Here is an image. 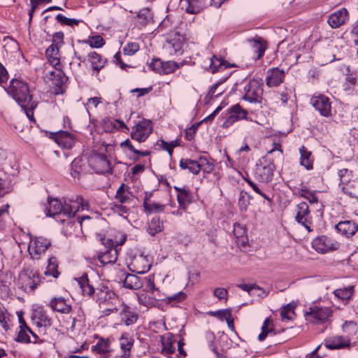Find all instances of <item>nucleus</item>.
I'll return each mask as SVG.
<instances>
[{
	"label": "nucleus",
	"mask_w": 358,
	"mask_h": 358,
	"mask_svg": "<svg viewBox=\"0 0 358 358\" xmlns=\"http://www.w3.org/2000/svg\"><path fill=\"white\" fill-rule=\"evenodd\" d=\"M50 245L51 241L49 239L43 236H34L31 238L29 253L33 259H39Z\"/></svg>",
	"instance_id": "nucleus-7"
},
{
	"label": "nucleus",
	"mask_w": 358,
	"mask_h": 358,
	"mask_svg": "<svg viewBox=\"0 0 358 358\" xmlns=\"http://www.w3.org/2000/svg\"><path fill=\"white\" fill-rule=\"evenodd\" d=\"M52 138L59 146L70 149L75 143V134L68 131L59 130L55 133H50Z\"/></svg>",
	"instance_id": "nucleus-10"
},
{
	"label": "nucleus",
	"mask_w": 358,
	"mask_h": 358,
	"mask_svg": "<svg viewBox=\"0 0 358 358\" xmlns=\"http://www.w3.org/2000/svg\"><path fill=\"white\" fill-rule=\"evenodd\" d=\"M134 345V339L129 333H123L120 338V345L122 350L124 352L122 357H129L130 355V350Z\"/></svg>",
	"instance_id": "nucleus-29"
},
{
	"label": "nucleus",
	"mask_w": 358,
	"mask_h": 358,
	"mask_svg": "<svg viewBox=\"0 0 358 358\" xmlns=\"http://www.w3.org/2000/svg\"><path fill=\"white\" fill-rule=\"evenodd\" d=\"M56 20L62 24L68 25L73 27L77 25L80 22V20L73 18H69L64 16L62 14H58L55 17Z\"/></svg>",
	"instance_id": "nucleus-50"
},
{
	"label": "nucleus",
	"mask_w": 358,
	"mask_h": 358,
	"mask_svg": "<svg viewBox=\"0 0 358 358\" xmlns=\"http://www.w3.org/2000/svg\"><path fill=\"white\" fill-rule=\"evenodd\" d=\"M179 166L182 169H188L190 173L194 175H197L200 172L199 161L191 159H181Z\"/></svg>",
	"instance_id": "nucleus-31"
},
{
	"label": "nucleus",
	"mask_w": 358,
	"mask_h": 358,
	"mask_svg": "<svg viewBox=\"0 0 358 358\" xmlns=\"http://www.w3.org/2000/svg\"><path fill=\"white\" fill-rule=\"evenodd\" d=\"M297 213L295 219L297 222L304 226L309 231H311L309 224V208L306 202H301L296 206Z\"/></svg>",
	"instance_id": "nucleus-18"
},
{
	"label": "nucleus",
	"mask_w": 358,
	"mask_h": 358,
	"mask_svg": "<svg viewBox=\"0 0 358 358\" xmlns=\"http://www.w3.org/2000/svg\"><path fill=\"white\" fill-rule=\"evenodd\" d=\"M89 44L92 48H99L103 45L104 41L100 35H96L89 39Z\"/></svg>",
	"instance_id": "nucleus-55"
},
{
	"label": "nucleus",
	"mask_w": 358,
	"mask_h": 358,
	"mask_svg": "<svg viewBox=\"0 0 358 358\" xmlns=\"http://www.w3.org/2000/svg\"><path fill=\"white\" fill-rule=\"evenodd\" d=\"M149 66L153 71L162 74V69L163 67L162 60L159 58L153 59Z\"/></svg>",
	"instance_id": "nucleus-58"
},
{
	"label": "nucleus",
	"mask_w": 358,
	"mask_h": 358,
	"mask_svg": "<svg viewBox=\"0 0 358 358\" xmlns=\"http://www.w3.org/2000/svg\"><path fill=\"white\" fill-rule=\"evenodd\" d=\"M310 103L322 116L328 117L331 115V107L328 97L324 95L313 96Z\"/></svg>",
	"instance_id": "nucleus-13"
},
{
	"label": "nucleus",
	"mask_w": 358,
	"mask_h": 358,
	"mask_svg": "<svg viewBox=\"0 0 358 358\" xmlns=\"http://www.w3.org/2000/svg\"><path fill=\"white\" fill-rule=\"evenodd\" d=\"M252 41L254 51L257 53L256 59H259L264 55L266 48L259 40H253Z\"/></svg>",
	"instance_id": "nucleus-57"
},
{
	"label": "nucleus",
	"mask_w": 358,
	"mask_h": 358,
	"mask_svg": "<svg viewBox=\"0 0 358 358\" xmlns=\"http://www.w3.org/2000/svg\"><path fill=\"white\" fill-rule=\"evenodd\" d=\"M63 200V215L69 218L75 217L80 209L83 210L89 208L88 202L85 201L80 195L64 197Z\"/></svg>",
	"instance_id": "nucleus-4"
},
{
	"label": "nucleus",
	"mask_w": 358,
	"mask_h": 358,
	"mask_svg": "<svg viewBox=\"0 0 358 358\" xmlns=\"http://www.w3.org/2000/svg\"><path fill=\"white\" fill-rule=\"evenodd\" d=\"M48 208H45L46 216L53 217L56 215L63 214L64 201L62 202L58 199L48 196Z\"/></svg>",
	"instance_id": "nucleus-21"
},
{
	"label": "nucleus",
	"mask_w": 358,
	"mask_h": 358,
	"mask_svg": "<svg viewBox=\"0 0 358 358\" xmlns=\"http://www.w3.org/2000/svg\"><path fill=\"white\" fill-rule=\"evenodd\" d=\"M175 341L172 336L162 337V352L166 356H170L173 354L176 350L173 345Z\"/></svg>",
	"instance_id": "nucleus-33"
},
{
	"label": "nucleus",
	"mask_w": 358,
	"mask_h": 358,
	"mask_svg": "<svg viewBox=\"0 0 358 358\" xmlns=\"http://www.w3.org/2000/svg\"><path fill=\"white\" fill-rule=\"evenodd\" d=\"M233 233L237 239V241L242 245H245L248 242V236L245 228L239 223H235L234 225Z\"/></svg>",
	"instance_id": "nucleus-32"
},
{
	"label": "nucleus",
	"mask_w": 358,
	"mask_h": 358,
	"mask_svg": "<svg viewBox=\"0 0 358 358\" xmlns=\"http://www.w3.org/2000/svg\"><path fill=\"white\" fill-rule=\"evenodd\" d=\"M199 164L200 171L202 170L203 172L210 173L213 171L214 165L210 162L206 157H200L199 159Z\"/></svg>",
	"instance_id": "nucleus-49"
},
{
	"label": "nucleus",
	"mask_w": 358,
	"mask_h": 358,
	"mask_svg": "<svg viewBox=\"0 0 358 358\" xmlns=\"http://www.w3.org/2000/svg\"><path fill=\"white\" fill-rule=\"evenodd\" d=\"M138 17L141 20V23L146 24L152 18V14L149 8H143L141 10L138 14Z\"/></svg>",
	"instance_id": "nucleus-51"
},
{
	"label": "nucleus",
	"mask_w": 358,
	"mask_h": 358,
	"mask_svg": "<svg viewBox=\"0 0 358 358\" xmlns=\"http://www.w3.org/2000/svg\"><path fill=\"white\" fill-rule=\"evenodd\" d=\"M92 350L98 354L108 353L110 351L109 341L101 338L95 345L92 347Z\"/></svg>",
	"instance_id": "nucleus-40"
},
{
	"label": "nucleus",
	"mask_w": 358,
	"mask_h": 358,
	"mask_svg": "<svg viewBox=\"0 0 358 358\" xmlns=\"http://www.w3.org/2000/svg\"><path fill=\"white\" fill-rule=\"evenodd\" d=\"M177 199L180 207L185 210L187 209V206L192 202L193 197L189 190L186 188L185 189H182L180 194H177Z\"/></svg>",
	"instance_id": "nucleus-34"
},
{
	"label": "nucleus",
	"mask_w": 358,
	"mask_h": 358,
	"mask_svg": "<svg viewBox=\"0 0 358 358\" xmlns=\"http://www.w3.org/2000/svg\"><path fill=\"white\" fill-rule=\"evenodd\" d=\"M18 282L20 288L25 292H33L41 284V277L37 271L26 268L20 273Z\"/></svg>",
	"instance_id": "nucleus-2"
},
{
	"label": "nucleus",
	"mask_w": 358,
	"mask_h": 358,
	"mask_svg": "<svg viewBox=\"0 0 358 358\" xmlns=\"http://www.w3.org/2000/svg\"><path fill=\"white\" fill-rule=\"evenodd\" d=\"M296 307L295 302H292L283 306L280 311L282 320H292L295 317L294 309Z\"/></svg>",
	"instance_id": "nucleus-35"
},
{
	"label": "nucleus",
	"mask_w": 358,
	"mask_h": 358,
	"mask_svg": "<svg viewBox=\"0 0 358 358\" xmlns=\"http://www.w3.org/2000/svg\"><path fill=\"white\" fill-rule=\"evenodd\" d=\"M268 334V317L264 320V324L262 327V333L258 336L259 341H264Z\"/></svg>",
	"instance_id": "nucleus-61"
},
{
	"label": "nucleus",
	"mask_w": 358,
	"mask_h": 358,
	"mask_svg": "<svg viewBox=\"0 0 358 358\" xmlns=\"http://www.w3.org/2000/svg\"><path fill=\"white\" fill-rule=\"evenodd\" d=\"M49 306L52 310L63 314H68L72 310L71 306L68 304L64 298L62 296L52 298L49 303Z\"/></svg>",
	"instance_id": "nucleus-20"
},
{
	"label": "nucleus",
	"mask_w": 358,
	"mask_h": 358,
	"mask_svg": "<svg viewBox=\"0 0 358 358\" xmlns=\"http://www.w3.org/2000/svg\"><path fill=\"white\" fill-rule=\"evenodd\" d=\"M143 285V279L134 274L127 273L123 281V286L130 289H138Z\"/></svg>",
	"instance_id": "nucleus-27"
},
{
	"label": "nucleus",
	"mask_w": 358,
	"mask_h": 358,
	"mask_svg": "<svg viewBox=\"0 0 358 358\" xmlns=\"http://www.w3.org/2000/svg\"><path fill=\"white\" fill-rule=\"evenodd\" d=\"M231 311V308H226V309H222L218 310L216 311H209L208 315L210 316L217 317L221 321H223L226 317L227 315H229V313Z\"/></svg>",
	"instance_id": "nucleus-54"
},
{
	"label": "nucleus",
	"mask_w": 358,
	"mask_h": 358,
	"mask_svg": "<svg viewBox=\"0 0 358 358\" xmlns=\"http://www.w3.org/2000/svg\"><path fill=\"white\" fill-rule=\"evenodd\" d=\"M152 129L151 120L143 119L133 127L130 136L131 139L138 143L145 142L152 134Z\"/></svg>",
	"instance_id": "nucleus-6"
},
{
	"label": "nucleus",
	"mask_w": 358,
	"mask_h": 358,
	"mask_svg": "<svg viewBox=\"0 0 358 358\" xmlns=\"http://www.w3.org/2000/svg\"><path fill=\"white\" fill-rule=\"evenodd\" d=\"M187 297V295L183 292H179L170 296H166L162 300L166 304H171L172 306H176L177 303L182 302Z\"/></svg>",
	"instance_id": "nucleus-41"
},
{
	"label": "nucleus",
	"mask_w": 358,
	"mask_h": 358,
	"mask_svg": "<svg viewBox=\"0 0 358 358\" xmlns=\"http://www.w3.org/2000/svg\"><path fill=\"white\" fill-rule=\"evenodd\" d=\"M313 248L318 252L325 253L329 250H336L338 243L326 236H321L315 238L312 242Z\"/></svg>",
	"instance_id": "nucleus-11"
},
{
	"label": "nucleus",
	"mask_w": 358,
	"mask_h": 358,
	"mask_svg": "<svg viewBox=\"0 0 358 358\" xmlns=\"http://www.w3.org/2000/svg\"><path fill=\"white\" fill-rule=\"evenodd\" d=\"M59 46L56 44L50 45L45 51V55L48 58L50 63L54 64L55 66L58 65L59 64V59L57 57L59 53Z\"/></svg>",
	"instance_id": "nucleus-39"
},
{
	"label": "nucleus",
	"mask_w": 358,
	"mask_h": 358,
	"mask_svg": "<svg viewBox=\"0 0 358 358\" xmlns=\"http://www.w3.org/2000/svg\"><path fill=\"white\" fill-rule=\"evenodd\" d=\"M95 293L97 297L96 301L100 304L108 303V301L113 300L117 301V296L112 290L109 289L108 287L104 285H101L99 287L95 288Z\"/></svg>",
	"instance_id": "nucleus-16"
},
{
	"label": "nucleus",
	"mask_w": 358,
	"mask_h": 358,
	"mask_svg": "<svg viewBox=\"0 0 358 358\" xmlns=\"http://www.w3.org/2000/svg\"><path fill=\"white\" fill-rule=\"evenodd\" d=\"M63 200V215L69 218L75 217L80 209L83 210L89 208L88 202L85 201L80 195L64 197Z\"/></svg>",
	"instance_id": "nucleus-3"
},
{
	"label": "nucleus",
	"mask_w": 358,
	"mask_h": 358,
	"mask_svg": "<svg viewBox=\"0 0 358 358\" xmlns=\"http://www.w3.org/2000/svg\"><path fill=\"white\" fill-rule=\"evenodd\" d=\"M343 331L344 332V336H348L351 341V338L357 334V324L353 321L345 322L342 326Z\"/></svg>",
	"instance_id": "nucleus-42"
},
{
	"label": "nucleus",
	"mask_w": 358,
	"mask_h": 358,
	"mask_svg": "<svg viewBox=\"0 0 358 358\" xmlns=\"http://www.w3.org/2000/svg\"><path fill=\"white\" fill-rule=\"evenodd\" d=\"M5 90L22 108L27 107L32 101L28 84L22 80L13 78Z\"/></svg>",
	"instance_id": "nucleus-1"
},
{
	"label": "nucleus",
	"mask_w": 358,
	"mask_h": 358,
	"mask_svg": "<svg viewBox=\"0 0 358 358\" xmlns=\"http://www.w3.org/2000/svg\"><path fill=\"white\" fill-rule=\"evenodd\" d=\"M38 103L34 101H31L29 104H27V106L22 108L27 117L31 120V121H35L34 117V110L36 108Z\"/></svg>",
	"instance_id": "nucleus-53"
},
{
	"label": "nucleus",
	"mask_w": 358,
	"mask_h": 358,
	"mask_svg": "<svg viewBox=\"0 0 358 358\" xmlns=\"http://www.w3.org/2000/svg\"><path fill=\"white\" fill-rule=\"evenodd\" d=\"M236 66L234 64H230L222 58L213 56L210 59V70L213 73L222 69H226L229 67Z\"/></svg>",
	"instance_id": "nucleus-30"
},
{
	"label": "nucleus",
	"mask_w": 358,
	"mask_h": 358,
	"mask_svg": "<svg viewBox=\"0 0 358 358\" xmlns=\"http://www.w3.org/2000/svg\"><path fill=\"white\" fill-rule=\"evenodd\" d=\"M299 152L301 154V164L304 166L307 169H312V162L310 159L311 155L310 152L308 151L307 149L303 145H302L299 148Z\"/></svg>",
	"instance_id": "nucleus-43"
},
{
	"label": "nucleus",
	"mask_w": 358,
	"mask_h": 358,
	"mask_svg": "<svg viewBox=\"0 0 358 358\" xmlns=\"http://www.w3.org/2000/svg\"><path fill=\"white\" fill-rule=\"evenodd\" d=\"M187 2L186 12L190 14H197L211 6L212 0H187Z\"/></svg>",
	"instance_id": "nucleus-23"
},
{
	"label": "nucleus",
	"mask_w": 358,
	"mask_h": 358,
	"mask_svg": "<svg viewBox=\"0 0 358 358\" xmlns=\"http://www.w3.org/2000/svg\"><path fill=\"white\" fill-rule=\"evenodd\" d=\"M9 208L10 205L8 203L0 208V230L6 227V220L9 217Z\"/></svg>",
	"instance_id": "nucleus-48"
},
{
	"label": "nucleus",
	"mask_w": 358,
	"mask_h": 358,
	"mask_svg": "<svg viewBox=\"0 0 358 358\" xmlns=\"http://www.w3.org/2000/svg\"><path fill=\"white\" fill-rule=\"evenodd\" d=\"M331 314L332 310L328 307L313 306L306 312V320L314 324H325Z\"/></svg>",
	"instance_id": "nucleus-5"
},
{
	"label": "nucleus",
	"mask_w": 358,
	"mask_h": 358,
	"mask_svg": "<svg viewBox=\"0 0 358 358\" xmlns=\"http://www.w3.org/2000/svg\"><path fill=\"white\" fill-rule=\"evenodd\" d=\"M285 76L283 70L278 68H273L270 71V87L271 85H278L282 83Z\"/></svg>",
	"instance_id": "nucleus-38"
},
{
	"label": "nucleus",
	"mask_w": 358,
	"mask_h": 358,
	"mask_svg": "<svg viewBox=\"0 0 358 358\" xmlns=\"http://www.w3.org/2000/svg\"><path fill=\"white\" fill-rule=\"evenodd\" d=\"M182 63H177L172 61L163 62L162 74H169L173 73L177 69L180 68Z\"/></svg>",
	"instance_id": "nucleus-45"
},
{
	"label": "nucleus",
	"mask_w": 358,
	"mask_h": 358,
	"mask_svg": "<svg viewBox=\"0 0 358 358\" xmlns=\"http://www.w3.org/2000/svg\"><path fill=\"white\" fill-rule=\"evenodd\" d=\"M334 294L338 299L347 302L352 295V287L336 289Z\"/></svg>",
	"instance_id": "nucleus-46"
},
{
	"label": "nucleus",
	"mask_w": 358,
	"mask_h": 358,
	"mask_svg": "<svg viewBox=\"0 0 358 358\" xmlns=\"http://www.w3.org/2000/svg\"><path fill=\"white\" fill-rule=\"evenodd\" d=\"M27 332L28 331H25L24 330H20L17 334V337L16 338L15 341L17 342H20V343H31V339L27 334Z\"/></svg>",
	"instance_id": "nucleus-63"
},
{
	"label": "nucleus",
	"mask_w": 358,
	"mask_h": 358,
	"mask_svg": "<svg viewBox=\"0 0 358 358\" xmlns=\"http://www.w3.org/2000/svg\"><path fill=\"white\" fill-rule=\"evenodd\" d=\"M325 346L329 350L343 349L350 346V339L348 336H334L325 341Z\"/></svg>",
	"instance_id": "nucleus-17"
},
{
	"label": "nucleus",
	"mask_w": 358,
	"mask_h": 358,
	"mask_svg": "<svg viewBox=\"0 0 358 358\" xmlns=\"http://www.w3.org/2000/svg\"><path fill=\"white\" fill-rule=\"evenodd\" d=\"M243 99L250 103L259 101L263 94L262 85L257 80H250L244 87Z\"/></svg>",
	"instance_id": "nucleus-8"
},
{
	"label": "nucleus",
	"mask_w": 358,
	"mask_h": 358,
	"mask_svg": "<svg viewBox=\"0 0 358 358\" xmlns=\"http://www.w3.org/2000/svg\"><path fill=\"white\" fill-rule=\"evenodd\" d=\"M184 43L185 38L183 36L175 34L174 36L168 41L165 48L171 56H180L183 52L182 47Z\"/></svg>",
	"instance_id": "nucleus-14"
},
{
	"label": "nucleus",
	"mask_w": 358,
	"mask_h": 358,
	"mask_svg": "<svg viewBox=\"0 0 358 358\" xmlns=\"http://www.w3.org/2000/svg\"><path fill=\"white\" fill-rule=\"evenodd\" d=\"M139 50V45L137 43H128L123 48V52L127 55H132Z\"/></svg>",
	"instance_id": "nucleus-56"
},
{
	"label": "nucleus",
	"mask_w": 358,
	"mask_h": 358,
	"mask_svg": "<svg viewBox=\"0 0 358 358\" xmlns=\"http://www.w3.org/2000/svg\"><path fill=\"white\" fill-rule=\"evenodd\" d=\"M348 18V10L341 8L329 16L328 23L332 28H338L345 23Z\"/></svg>",
	"instance_id": "nucleus-22"
},
{
	"label": "nucleus",
	"mask_w": 358,
	"mask_h": 358,
	"mask_svg": "<svg viewBox=\"0 0 358 358\" xmlns=\"http://www.w3.org/2000/svg\"><path fill=\"white\" fill-rule=\"evenodd\" d=\"M80 289H82L83 294L89 296H92L95 294V288L93 285L90 282L88 275L86 273L76 278Z\"/></svg>",
	"instance_id": "nucleus-25"
},
{
	"label": "nucleus",
	"mask_w": 358,
	"mask_h": 358,
	"mask_svg": "<svg viewBox=\"0 0 358 358\" xmlns=\"http://www.w3.org/2000/svg\"><path fill=\"white\" fill-rule=\"evenodd\" d=\"M138 301L140 304L145 307H152L155 304V299L148 296L146 293L138 294Z\"/></svg>",
	"instance_id": "nucleus-47"
},
{
	"label": "nucleus",
	"mask_w": 358,
	"mask_h": 358,
	"mask_svg": "<svg viewBox=\"0 0 358 358\" xmlns=\"http://www.w3.org/2000/svg\"><path fill=\"white\" fill-rule=\"evenodd\" d=\"M229 77V75L227 76L224 79L221 80L220 81L217 82L215 85H213L211 87V88L209 90L207 95L206 96V99H208V100H210V99H213L214 97H217V96L222 95L224 93V90H220L217 92V88L220 86V85L222 84V83H224Z\"/></svg>",
	"instance_id": "nucleus-44"
},
{
	"label": "nucleus",
	"mask_w": 358,
	"mask_h": 358,
	"mask_svg": "<svg viewBox=\"0 0 358 358\" xmlns=\"http://www.w3.org/2000/svg\"><path fill=\"white\" fill-rule=\"evenodd\" d=\"M33 320L38 327H49L52 324V320L47 311L41 308L35 310Z\"/></svg>",
	"instance_id": "nucleus-19"
},
{
	"label": "nucleus",
	"mask_w": 358,
	"mask_h": 358,
	"mask_svg": "<svg viewBox=\"0 0 358 358\" xmlns=\"http://www.w3.org/2000/svg\"><path fill=\"white\" fill-rule=\"evenodd\" d=\"M173 238L176 240L178 243L184 244L187 245L189 243V238L187 235L185 233H176Z\"/></svg>",
	"instance_id": "nucleus-64"
},
{
	"label": "nucleus",
	"mask_w": 358,
	"mask_h": 358,
	"mask_svg": "<svg viewBox=\"0 0 358 358\" xmlns=\"http://www.w3.org/2000/svg\"><path fill=\"white\" fill-rule=\"evenodd\" d=\"M248 112L242 108L239 104L231 106L228 110V116L223 123V127H229L234 122L247 118Z\"/></svg>",
	"instance_id": "nucleus-12"
},
{
	"label": "nucleus",
	"mask_w": 358,
	"mask_h": 358,
	"mask_svg": "<svg viewBox=\"0 0 358 358\" xmlns=\"http://www.w3.org/2000/svg\"><path fill=\"white\" fill-rule=\"evenodd\" d=\"M213 295L219 300H224L227 301L228 297V291L227 289L217 287L215 289Z\"/></svg>",
	"instance_id": "nucleus-59"
},
{
	"label": "nucleus",
	"mask_w": 358,
	"mask_h": 358,
	"mask_svg": "<svg viewBox=\"0 0 358 358\" xmlns=\"http://www.w3.org/2000/svg\"><path fill=\"white\" fill-rule=\"evenodd\" d=\"M102 243L108 248L103 255L99 257V260L102 264L114 263L117 259V250L114 247L116 245L112 239L106 240L105 238H101Z\"/></svg>",
	"instance_id": "nucleus-15"
},
{
	"label": "nucleus",
	"mask_w": 358,
	"mask_h": 358,
	"mask_svg": "<svg viewBox=\"0 0 358 358\" xmlns=\"http://www.w3.org/2000/svg\"><path fill=\"white\" fill-rule=\"evenodd\" d=\"M164 229L163 223L160 221L159 217H154L149 222L147 231L154 236L155 234L161 232Z\"/></svg>",
	"instance_id": "nucleus-36"
},
{
	"label": "nucleus",
	"mask_w": 358,
	"mask_h": 358,
	"mask_svg": "<svg viewBox=\"0 0 358 358\" xmlns=\"http://www.w3.org/2000/svg\"><path fill=\"white\" fill-rule=\"evenodd\" d=\"M166 205H162L157 203H152L148 206V208H144V210L148 213H157L163 212L165 209Z\"/></svg>",
	"instance_id": "nucleus-52"
},
{
	"label": "nucleus",
	"mask_w": 358,
	"mask_h": 358,
	"mask_svg": "<svg viewBox=\"0 0 358 358\" xmlns=\"http://www.w3.org/2000/svg\"><path fill=\"white\" fill-rule=\"evenodd\" d=\"M88 60L91 63L92 68L94 71L99 73V71L104 67L106 59L103 58L101 55L94 51H92L87 55Z\"/></svg>",
	"instance_id": "nucleus-26"
},
{
	"label": "nucleus",
	"mask_w": 358,
	"mask_h": 358,
	"mask_svg": "<svg viewBox=\"0 0 358 358\" xmlns=\"http://www.w3.org/2000/svg\"><path fill=\"white\" fill-rule=\"evenodd\" d=\"M90 166L97 173H108L112 171L110 162L103 154H96L92 156L90 161Z\"/></svg>",
	"instance_id": "nucleus-9"
},
{
	"label": "nucleus",
	"mask_w": 358,
	"mask_h": 358,
	"mask_svg": "<svg viewBox=\"0 0 358 358\" xmlns=\"http://www.w3.org/2000/svg\"><path fill=\"white\" fill-rule=\"evenodd\" d=\"M105 124H106V127H108V124H110L113 128H115V129H123V128H126L128 129V128L127 127L126 124L124 123V122L121 121V120H107V121L105 122Z\"/></svg>",
	"instance_id": "nucleus-60"
},
{
	"label": "nucleus",
	"mask_w": 358,
	"mask_h": 358,
	"mask_svg": "<svg viewBox=\"0 0 358 358\" xmlns=\"http://www.w3.org/2000/svg\"><path fill=\"white\" fill-rule=\"evenodd\" d=\"M338 175L340 178L341 183L345 185L350 180L349 171L347 169H342L338 171Z\"/></svg>",
	"instance_id": "nucleus-62"
},
{
	"label": "nucleus",
	"mask_w": 358,
	"mask_h": 358,
	"mask_svg": "<svg viewBox=\"0 0 358 358\" xmlns=\"http://www.w3.org/2000/svg\"><path fill=\"white\" fill-rule=\"evenodd\" d=\"M120 314L122 320L124 321L127 326L136 323L138 317V314L134 310V309L124 303L122 304V308Z\"/></svg>",
	"instance_id": "nucleus-24"
},
{
	"label": "nucleus",
	"mask_w": 358,
	"mask_h": 358,
	"mask_svg": "<svg viewBox=\"0 0 358 358\" xmlns=\"http://www.w3.org/2000/svg\"><path fill=\"white\" fill-rule=\"evenodd\" d=\"M58 267V261L55 257H50L48 259V264L45 271V275H50L54 277L55 278H58L59 275V272L57 270Z\"/></svg>",
	"instance_id": "nucleus-37"
},
{
	"label": "nucleus",
	"mask_w": 358,
	"mask_h": 358,
	"mask_svg": "<svg viewBox=\"0 0 358 358\" xmlns=\"http://www.w3.org/2000/svg\"><path fill=\"white\" fill-rule=\"evenodd\" d=\"M50 75L54 76L53 78V85L55 89V93L56 94H63L64 92V85L68 80V77H66L62 71H58L57 73L52 71Z\"/></svg>",
	"instance_id": "nucleus-28"
}]
</instances>
